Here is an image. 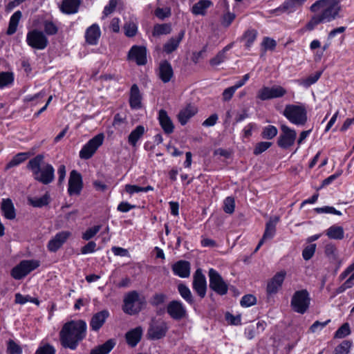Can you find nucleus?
<instances>
[{
    "label": "nucleus",
    "instance_id": "obj_49",
    "mask_svg": "<svg viewBox=\"0 0 354 354\" xmlns=\"http://www.w3.org/2000/svg\"><path fill=\"white\" fill-rule=\"evenodd\" d=\"M316 247L317 245L315 243H312L304 248L302 251V257L304 260L308 261L313 257L316 250Z\"/></svg>",
    "mask_w": 354,
    "mask_h": 354
},
{
    "label": "nucleus",
    "instance_id": "obj_61",
    "mask_svg": "<svg viewBox=\"0 0 354 354\" xmlns=\"http://www.w3.org/2000/svg\"><path fill=\"white\" fill-rule=\"evenodd\" d=\"M118 0H110L109 4L106 6L103 10V18L106 17L114 12L118 5Z\"/></svg>",
    "mask_w": 354,
    "mask_h": 354
},
{
    "label": "nucleus",
    "instance_id": "obj_63",
    "mask_svg": "<svg viewBox=\"0 0 354 354\" xmlns=\"http://www.w3.org/2000/svg\"><path fill=\"white\" fill-rule=\"evenodd\" d=\"M166 295L162 293L155 294L151 298V304L153 306H158L163 304L166 300Z\"/></svg>",
    "mask_w": 354,
    "mask_h": 354
},
{
    "label": "nucleus",
    "instance_id": "obj_57",
    "mask_svg": "<svg viewBox=\"0 0 354 354\" xmlns=\"http://www.w3.org/2000/svg\"><path fill=\"white\" fill-rule=\"evenodd\" d=\"M351 333L350 326L348 323H345L339 327L335 332V337L343 338Z\"/></svg>",
    "mask_w": 354,
    "mask_h": 354
},
{
    "label": "nucleus",
    "instance_id": "obj_3",
    "mask_svg": "<svg viewBox=\"0 0 354 354\" xmlns=\"http://www.w3.org/2000/svg\"><path fill=\"white\" fill-rule=\"evenodd\" d=\"M26 168L31 171L34 180L43 185H49L55 180V168L50 163L45 161L44 154H37L30 159Z\"/></svg>",
    "mask_w": 354,
    "mask_h": 354
},
{
    "label": "nucleus",
    "instance_id": "obj_13",
    "mask_svg": "<svg viewBox=\"0 0 354 354\" xmlns=\"http://www.w3.org/2000/svg\"><path fill=\"white\" fill-rule=\"evenodd\" d=\"M286 90L281 86L272 87L263 86L257 94V97L262 101L281 97L286 94Z\"/></svg>",
    "mask_w": 354,
    "mask_h": 354
},
{
    "label": "nucleus",
    "instance_id": "obj_31",
    "mask_svg": "<svg viewBox=\"0 0 354 354\" xmlns=\"http://www.w3.org/2000/svg\"><path fill=\"white\" fill-rule=\"evenodd\" d=\"M142 97L137 84H133L130 90L129 104L132 109H138L141 107Z\"/></svg>",
    "mask_w": 354,
    "mask_h": 354
},
{
    "label": "nucleus",
    "instance_id": "obj_53",
    "mask_svg": "<svg viewBox=\"0 0 354 354\" xmlns=\"http://www.w3.org/2000/svg\"><path fill=\"white\" fill-rule=\"evenodd\" d=\"M137 26L133 22H127L124 26L125 35L132 37L136 35Z\"/></svg>",
    "mask_w": 354,
    "mask_h": 354
},
{
    "label": "nucleus",
    "instance_id": "obj_56",
    "mask_svg": "<svg viewBox=\"0 0 354 354\" xmlns=\"http://www.w3.org/2000/svg\"><path fill=\"white\" fill-rule=\"evenodd\" d=\"M272 146V142H260L257 143L254 149V154L259 155L263 152L266 151L268 148Z\"/></svg>",
    "mask_w": 354,
    "mask_h": 354
},
{
    "label": "nucleus",
    "instance_id": "obj_34",
    "mask_svg": "<svg viewBox=\"0 0 354 354\" xmlns=\"http://www.w3.org/2000/svg\"><path fill=\"white\" fill-rule=\"evenodd\" d=\"M80 4V0H63L60 8L64 13L74 14L78 11Z\"/></svg>",
    "mask_w": 354,
    "mask_h": 354
},
{
    "label": "nucleus",
    "instance_id": "obj_18",
    "mask_svg": "<svg viewBox=\"0 0 354 354\" xmlns=\"http://www.w3.org/2000/svg\"><path fill=\"white\" fill-rule=\"evenodd\" d=\"M128 59L135 61L138 65H145L147 63L146 48L133 46L129 51Z\"/></svg>",
    "mask_w": 354,
    "mask_h": 354
},
{
    "label": "nucleus",
    "instance_id": "obj_19",
    "mask_svg": "<svg viewBox=\"0 0 354 354\" xmlns=\"http://www.w3.org/2000/svg\"><path fill=\"white\" fill-rule=\"evenodd\" d=\"M286 275V272L285 271H280L274 275L267 285V292L269 295L275 294L278 292L282 286Z\"/></svg>",
    "mask_w": 354,
    "mask_h": 354
},
{
    "label": "nucleus",
    "instance_id": "obj_5",
    "mask_svg": "<svg viewBox=\"0 0 354 354\" xmlns=\"http://www.w3.org/2000/svg\"><path fill=\"white\" fill-rule=\"evenodd\" d=\"M310 298L307 290L296 291L291 299L290 306L292 310L299 314H304L309 308Z\"/></svg>",
    "mask_w": 354,
    "mask_h": 354
},
{
    "label": "nucleus",
    "instance_id": "obj_36",
    "mask_svg": "<svg viewBox=\"0 0 354 354\" xmlns=\"http://www.w3.org/2000/svg\"><path fill=\"white\" fill-rule=\"evenodd\" d=\"M22 13L20 10H17L12 14L10 17L8 28L6 31L8 35H12L15 34L17 30V26L21 19Z\"/></svg>",
    "mask_w": 354,
    "mask_h": 354
},
{
    "label": "nucleus",
    "instance_id": "obj_17",
    "mask_svg": "<svg viewBox=\"0 0 354 354\" xmlns=\"http://www.w3.org/2000/svg\"><path fill=\"white\" fill-rule=\"evenodd\" d=\"M71 235V233L68 231H62L56 234L48 243L47 248L48 250L53 252H57Z\"/></svg>",
    "mask_w": 354,
    "mask_h": 354
},
{
    "label": "nucleus",
    "instance_id": "obj_40",
    "mask_svg": "<svg viewBox=\"0 0 354 354\" xmlns=\"http://www.w3.org/2000/svg\"><path fill=\"white\" fill-rule=\"evenodd\" d=\"M178 291L182 298L189 305H194V299L189 288L183 283L178 285Z\"/></svg>",
    "mask_w": 354,
    "mask_h": 354
},
{
    "label": "nucleus",
    "instance_id": "obj_22",
    "mask_svg": "<svg viewBox=\"0 0 354 354\" xmlns=\"http://www.w3.org/2000/svg\"><path fill=\"white\" fill-rule=\"evenodd\" d=\"M185 30H181L177 36L170 38L163 46V50L167 54L175 51L185 37Z\"/></svg>",
    "mask_w": 354,
    "mask_h": 354
},
{
    "label": "nucleus",
    "instance_id": "obj_4",
    "mask_svg": "<svg viewBox=\"0 0 354 354\" xmlns=\"http://www.w3.org/2000/svg\"><path fill=\"white\" fill-rule=\"evenodd\" d=\"M283 115L296 126H304L308 121L307 110L304 104H287Z\"/></svg>",
    "mask_w": 354,
    "mask_h": 354
},
{
    "label": "nucleus",
    "instance_id": "obj_41",
    "mask_svg": "<svg viewBox=\"0 0 354 354\" xmlns=\"http://www.w3.org/2000/svg\"><path fill=\"white\" fill-rule=\"evenodd\" d=\"M145 133V128L142 125L136 127L133 130L128 137V142L132 146H136L138 140L143 136Z\"/></svg>",
    "mask_w": 354,
    "mask_h": 354
},
{
    "label": "nucleus",
    "instance_id": "obj_16",
    "mask_svg": "<svg viewBox=\"0 0 354 354\" xmlns=\"http://www.w3.org/2000/svg\"><path fill=\"white\" fill-rule=\"evenodd\" d=\"M82 189V178L81 174L76 170L71 171L68 180V192L69 195H78Z\"/></svg>",
    "mask_w": 354,
    "mask_h": 354
},
{
    "label": "nucleus",
    "instance_id": "obj_6",
    "mask_svg": "<svg viewBox=\"0 0 354 354\" xmlns=\"http://www.w3.org/2000/svg\"><path fill=\"white\" fill-rule=\"evenodd\" d=\"M145 304V299L140 298L136 291H131L125 296L122 309L129 315H135L142 310Z\"/></svg>",
    "mask_w": 354,
    "mask_h": 354
},
{
    "label": "nucleus",
    "instance_id": "obj_7",
    "mask_svg": "<svg viewBox=\"0 0 354 354\" xmlns=\"http://www.w3.org/2000/svg\"><path fill=\"white\" fill-rule=\"evenodd\" d=\"M168 330L169 326L165 321L153 319L149 324L147 335L151 340L160 339L166 336Z\"/></svg>",
    "mask_w": 354,
    "mask_h": 354
},
{
    "label": "nucleus",
    "instance_id": "obj_44",
    "mask_svg": "<svg viewBox=\"0 0 354 354\" xmlns=\"http://www.w3.org/2000/svg\"><path fill=\"white\" fill-rule=\"evenodd\" d=\"M278 133V130L273 125H268L265 127L261 133L263 139L271 140L274 138Z\"/></svg>",
    "mask_w": 354,
    "mask_h": 354
},
{
    "label": "nucleus",
    "instance_id": "obj_8",
    "mask_svg": "<svg viewBox=\"0 0 354 354\" xmlns=\"http://www.w3.org/2000/svg\"><path fill=\"white\" fill-rule=\"evenodd\" d=\"M39 266V261L37 260H23L11 270V276L17 280L25 277L30 272Z\"/></svg>",
    "mask_w": 354,
    "mask_h": 354
},
{
    "label": "nucleus",
    "instance_id": "obj_51",
    "mask_svg": "<svg viewBox=\"0 0 354 354\" xmlns=\"http://www.w3.org/2000/svg\"><path fill=\"white\" fill-rule=\"evenodd\" d=\"M315 212L317 214H333L338 216L342 215V212L337 210L335 208L331 206H324L322 207L315 208Z\"/></svg>",
    "mask_w": 354,
    "mask_h": 354
},
{
    "label": "nucleus",
    "instance_id": "obj_62",
    "mask_svg": "<svg viewBox=\"0 0 354 354\" xmlns=\"http://www.w3.org/2000/svg\"><path fill=\"white\" fill-rule=\"evenodd\" d=\"M330 322V319H328L325 322L316 321L311 325L309 330L313 333H317L323 329Z\"/></svg>",
    "mask_w": 354,
    "mask_h": 354
},
{
    "label": "nucleus",
    "instance_id": "obj_12",
    "mask_svg": "<svg viewBox=\"0 0 354 354\" xmlns=\"http://www.w3.org/2000/svg\"><path fill=\"white\" fill-rule=\"evenodd\" d=\"M209 288L220 295H225L228 290V285L221 274L214 269L210 268L208 272Z\"/></svg>",
    "mask_w": 354,
    "mask_h": 354
},
{
    "label": "nucleus",
    "instance_id": "obj_23",
    "mask_svg": "<svg viewBox=\"0 0 354 354\" xmlns=\"http://www.w3.org/2000/svg\"><path fill=\"white\" fill-rule=\"evenodd\" d=\"M1 210L3 216L8 220H13L16 217L14 204L10 198H3L1 203Z\"/></svg>",
    "mask_w": 354,
    "mask_h": 354
},
{
    "label": "nucleus",
    "instance_id": "obj_1",
    "mask_svg": "<svg viewBox=\"0 0 354 354\" xmlns=\"http://www.w3.org/2000/svg\"><path fill=\"white\" fill-rule=\"evenodd\" d=\"M341 10L338 0H319L311 6V12H315L307 24L306 28L312 30L319 24L330 22L336 19Z\"/></svg>",
    "mask_w": 354,
    "mask_h": 354
},
{
    "label": "nucleus",
    "instance_id": "obj_58",
    "mask_svg": "<svg viewBox=\"0 0 354 354\" xmlns=\"http://www.w3.org/2000/svg\"><path fill=\"white\" fill-rule=\"evenodd\" d=\"M46 95V93L44 91H41L39 93H36L32 96H27L26 97V100L28 102H32V105H37L40 103Z\"/></svg>",
    "mask_w": 354,
    "mask_h": 354
},
{
    "label": "nucleus",
    "instance_id": "obj_59",
    "mask_svg": "<svg viewBox=\"0 0 354 354\" xmlns=\"http://www.w3.org/2000/svg\"><path fill=\"white\" fill-rule=\"evenodd\" d=\"M44 32L48 35H53L57 32L58 28L52 21H46L44 24Z\"/></svg>",
    "mask_w": 354,
    "mask_h": 354
},
{
    "label": "nucleus",
    "instance_id": "obj_28",
    "mask_svg": "<svg viewBox=\"0 0 354 354\" xmlns=\"http://www.w3.org/2000/svg\"><path fill=\"white\" fill-rule=\"evenodd\" d=\"M174 75V71L171 64L165 60L159 66V77L165 82H169Z\"/></svg>",
    "mask_w": 354,
    "mask_h": 354
},
{
    "label": "nucleus",
    "instance_id": "obj_47",
    "mask_svg": "<svg viewBox=\"0 0 354 354\" xmlns=\"http://www.w3.org/2000/svg\"><path fill=\"white\" fill-rule=\"evenodd\" d=\"M352 345L353 343L351 341L344 340L335 347L334 354H348Z\"/></svg>",
    "mask_w": 354,
    "mask_h": 354
},
{
    "label": "nucleus",
    "instance_id": "obj_27",
    "mask_svg": "<svg viewBox=\"0 0 354 354\" xmlns=\"http://www.w3.org/2000/svg\"><path fill=\"white\" fill-rule=\"evenodd\" d=\"M172 270L174 274L181 278L188 277L190 274V263L187 261H179L173 265Z\"/></svg>",
    "mask_w": 354,
    "mask_h": 354
},
{
    "label": "nucleus",
    "instance_id": "obj_42",
    "mask_svg": "<svg viewBox=\"0 0 354 354\" xmlns=\"http://www.w3.org/2000/svg\"><path fill=\"white\" fill-rule=\"evenodd\" d=\"M14 82V74L12 72L0 73V88H3L12 84Z\"/></svg>",
    "mask_w": 354,
    "mask_h": 354
},
{
    "label": "nucleus",
    "instance_id": "obj_43",
    "mask_svg": "<svg viewBox=\"0 0 354 354\" xmlns=\"http://www.w3.org/2000/svg\"><path fill=\"white\" fill-rule=\"evenodd\" d=\"M324 252L326 256L331 261H336L338 260V251L334 244L328 243L325 246Z\"/></svg>",
    "mask_w": 354,
    "mask_h": 354
},
{
    "label": "nucleus",
    "instance_id": "obj_26",
    "mask_svg": "<svg viewBox=\"0 0 354 354\" xmlns=\"http://www.w3.org/2000/svg\"><path fill=\"white\" fill-rule=\"evenodd\" d=\"M33 155L32 152H19L15 155L12 159L6 164L5 171H8L12 167H17L21 163L24 162L30 157Z\"/></svg>",
    "mask_w": 354,
    "mask_h": 354
},
{
    "label": "nucleus",
    "instance_id": "obj_45",
    "mask_svg": "<svg viewBox=\"0 0 354 354\" xmlns=\"http://www.w3.org/2000/svg\"><path fill=\"white\" fill-rule=\"evenodd\" d=\"M171 31V28L169 24H156L153 27V36H159L161 35H167L169 34Z\"/></svg>",
    "mask_w": 354,
    "mask_h": 354
},
{
    "label": "nucleus",
    "instance_id": "obj_60",
    "mask_svg": "<svg viewBox=\"0 0 354 354\" xmlns=\"http://www.w3.org/2000/svg\"><path fill=\"white\" fill-rule=\"evenodd\" d=\"M257 303V298L252 295H244L241 300V305L243 307H250Z\"/></svg>",
    "mask_w": 354,
    "mask_h": 354
},
{
    "label": "nucleus",
    "instance_id": "obj_50",
    "mask_svg": "<svg viewBox=\"0 0 354 354\" xmlns=\"http://www.w3.org/2000/svg\"><path fill=\"white\" fill-rule=\"evenodd\" d=\"M223 210L227 214H232L234 212L235 201L234 198L228 196L224 200Z\"/></svg>",
    "mask_w": 354,
    "mask_h": 354
},
{
    "label": "nucleus",
    "instance_id": "obj_46",
    "mask_svg": "<svg viewBox=\"0 0 354 354\" xmlns=\"http://www.w3.org/2000/svg\"><path fill=\"white\" fill-rule=\"evenodd\" d=\"M257 37V31L254 29H250L245 32L243 35V39L245 41V46L249 49L254 41L256 40Z\"/></svg>",
    "mask_w": 354,
    "mask_h": 354
},
{
    "label": "nucleus",
    "instance_id": "obj_37",
    "mask_svg": "<svg viewBox=\"0 0 354 354\" xmlns=\"http://www.w3.org/2000/svg\"><path fill=\"white\" fill-rule=\"evenodd\" d=\"M28 203L34 207H42L44 206H46L50 203V194L48 192H46L40 198L28 197Z\"/></svg>",
    "mask_w": 354,
    "mask_h": 354
},
{
    "label": "nucleus",
    "instance_id": "obj_64",
    "mask_svg": "<svg viewBox=\"0 0 354 354\" xmlns=\"http://www.w3.org/2000/svg\"><path fill=\"white\" fill-rule=\"evenodd\" d=\"M170 15H171V10H170L169 8H158L155 10V15L160 19H163L166 17H168L170 16Z\"/></svg>",
    "mask_w": 354,
    "mask_h": 354
},
{
    "label": "nucleus",
    "instance_id": "obj_11",
    "mask_svg": "<svg viewBox=\"0 0 354 354\" xmlns=\"http://www.w3.org/2000/svg\"><path fill=\"white\" fill-rule=\"evenodd\" d=\"M280 129L281 133L277 138V145L283 149H288L294 145L297 138V132L286 124L281 125Z\"/></svg>",
    "mask_w": 354,
    "mask_h": 354
},
{
    "label": "nucleus",
    "instance_id": "obj_20",
    "mask_svg": "<svg viewBox=\"0 0 354 354\" xmlns=\"http://www.w3.org/2000/svg\"><path fill=\"white\" fill-rule=\"evenodd\" d=\"M279 221V218L275 216L274 218H271L268 222H267L266 225V230L264 234L263 235L262 239L260 240L258 243L255 252L257 251L260 247L263 245V242L267 239H271L275 234L276 232V225Z\"/></svg>",
    "mask_w": 354,
    "mask_h": 354
},
{
    "label": "nucleus",
    "instance_id": "obj_15",
    "mask_svg": "<svg viewBox=\"0 0 354 354\" xmlns=\"http://www.w3.org/2000/svg\"><path fill=\"white\" fill-rule=\"evenodd\" d=\"M167 312L175 320H180L187 316V310L185 306L178 300H173L168 304Z\"/></svg>",
    "mask_w": 354,
    "mask_h": 354
},
{
    "label": "nucleus",
    "instance_id": "obj_10",
    "mask_svg": "<svg viewBox=\"0 0 354 354\" xmlns=\"http://www.w3.org/2000/svg\"><path fill=\"white\" fill-rule=\"evenodd\" d=\"M26 41L29 46L37 50H44L48 44L44 32L37 29L28 32Z\"/></svg>",
    "mask_w": 354,
    "mask_h": 354
},
{
    "label": "nucleus",
    "instance_id": "obj_9",
    "mask_svg": "<svg viewBox=\"0 0 354 354\" xmlns=\"http://www.w3.org/2000/svg\"><path fill=\"white\" fill-rule=\"evenodd\" d=\"M104 135L98 133L88 140L80 151V158L84 160L91 158L96 152L97 149L103 144Z\"/></svg>",
    "mask_w": 354,
    "mask_h": 354
},
{
    "label": "nucleus",
    "instance_id": "obj_2",
    "mask_svg": "<svg viewBox=\"0 0 354 354\" xmlns=\"http://www.w3.org/2000/svg\"><path fill=\"white\" fill-rule=\"evenodd\" d=\"M86 324L83 320H72L64 324L59 332L62 346L65 348L75 350L80 342L86 337Z\"/></svg>",
    "mask_w": 354,
    "mask_h": 354
},
{
    "label": "nucleus",
    "instance_id": "obj_25",
    "mask_svg": "<svg viewBox=\"0 0 354 354\" xmlns=\"http://www.w3.org/2000/svg\"><path fill=\"white\" fill-rule=\"evenodd\" d=\"M101 35V31L97 24H93L89 26L85 32L86 41L90 45H96Z\"/></svg>",
    "mask_w": 354,
    "mask_h": 354
},
{
    "label": "nucleus",
    "instance_id": "obj_33",
    "mask_svg": "<svg viewBox=\"0 0 354 354\" xmlns=\"http://www.w3.org/2000/svg\"><path fill=\"white\" fill-rule=\"evenodd\" d=\"M213 5L210 0H200L196 3L192 8V12L194 15H206L207 10Z\"/></svg>",
    "mask_w": 354,
    "mask_h": 354
},
{
    "label": "nucleus",
    "instance_id": "obj_39",
    "mask_svg": "<svg viewBox=\"0 0 354 354\" xmlns=\"http://www.w3.org/2000/svg\"><path fill=\"white\" fill-rule=\"evenodd\" d=\"M326 234L329 239L342 240L344 236V230L342 227L334 225L328 228Z\"/></svg>",
    "mask_w": 354,
    "mask_h": 354
},
{
    "label": "nucleus",
    "instance_id": "obj_35",
    "mask_svg": "<svg viewBox=\"0 0 354 354\" xmlns=\"http://www.w3.org/2000/svg\"><path fill=\"white\" fill-rule=\"evenodd\" d=\"M115 342L114 339H110L102 345L95 346L91 350L90 354H109L114 348Z\"/></svg>",
    "mask_w": 354,
    "mask_h": 354
},
{
    "label": "nucleus",
    "instance_id": "obj_24",
    "mask_svg": "<svg viewBox=\"0 0 354 354\" xmlns=\"http://www.w3.org/2000/svg\"><path fill=\"white\" fill-rule=\"evenodd\" d=\"M158 120L165 133L170 134L174 132V125L166 111L163 109L159 111Z\"/></svg>",
    "mask_w": 354,
    "mask_h": 354
},
{
    "label": "nucleus",
    "instance_id": "obj_54",
    "mask_svg": "<svg viewBox=\"0 0 354 354\" xmlns=\"http://www.w3.org/2000/svg\"><path fill=\"white\" fill-rule=\"evenodd\" d=\"M321 75L322 72H316L315 74L310 75L307 78L303 80L301 84L304 86L308 87L315 84L319 79Z\"/></svg>",
    "mask_w": 354,
    "mask_h": 354
},
{
    "label": "nucleus",
    "instance_id": "obj_48",
    "mask_svg": "<svg viewBox=\"0 0 354 354\" xmlns=\"http://www.w3.org/2000/svg\"><path fill=\"white\" fill-rule=\"evenodd\" d=\"M7 354H21L22 348L15 341L10 339L7 344Z\"/></svg>",
    "mask_w": 354,
    "mask_h": 354
},
{
    "label": "nucleus",
    "instance_id": "obj_32",
    "mask_svg": "<svg viewBox=\"0 0 354 354\" xmlns=\"http://www.w3.org/2000/svg\"><path fill=\"white\" fill-rule=\"evenodd\" d=\"M197 113V109L192 105H188L185 109H182L178 115V118L179 122L182 125H185L187 124L188 120L193 117Z\"/></svg>",
    "mask_w": 354,
    "mask_h": 354
},
{
    "label": "nucleus",
    "instance_id": "obj_52",
    "mask_svg": "<svg viewBox=\"0 0 354 354\" xmlns=\"http://www.w3.org/2000/svg\"><path fill=\"white\" fill-rule=\"evenodd\" d=\"M101 225H95L94 227L87 229L82 234V239L88 241L94 237L97 233L100 230Z\"/></svg>",
    "mask_w": 354,
    "mask_h": 354
},
{
    "label": "nucleus",
    "instance_id": "obj_14",
    "mask_svg": "<svg viewBox=\"0 0 354 354\" xmlns=\"http://www.w3.org/2000/svg\"><path fill=\"white\" fill-rule=\"evenodd\" d=\"M192 288L201 298H204L207 292V281L201 269L196 270L193 276Z\"/></svg>",
    "mask_w": 354,
    "mask_h": 354
},
{
    "label": "nucleus",
    "instance_id": "obj_21",
    "mask_svg": "<svg viewBox=\"0 0 354 354\" xmlns=\"http://www.w3.org/2000/svg\"><path fill=\"white\" fill-rule=\"evenodd\" d=\"M109 317V312L107 310H103L93 315L90 321V327L92 330L98 331Z\"/></svg>",
    "mask_w": 354,
    "mask_h": 354
},
{
    "label": "nucleus",
    "instance_id": "obj_55",
    "mask_svg": "<svg viewBox=\"0 0 354 354\" xmlns=\"http://www.w3.org/2000/svg\"><path fill=\"white\" fill-rule=\"evenodd\" d=\"M55 347L49 344H45L40 346L37 349L35 354H55Z\"/></svg>",
    "mask_w": 354,
    "mask_h": 354
},
{
    "label": "nucleus",
    "instance_id": "obj_38",
    "mask_svg": "<svg viewBox=\"0 0 354 354\" xmlns=\"http://www.w3.org/2000/svg\"><path fill=\"white\" fill-rule=\"evenodd\" d=\"M219 5L224 8L226 13L223 15L221 24L225 27H228L235 19V15L228 11L229 6L225 0L219 2Z\"/></svg>",
    "mask_w": 354,
    "mask_h": 354
},
{
    "label": "nucleus",
    "instance_id": "obj_29",
    "mask_svg": "<svg viewBox=\"0 0 354 354\" xmlns=\"http://www.w3.org/2000/svg\"><path fill=\"white\" fill-rule=\"evenodd\" d=\"M306 0H286L281 6L272 10V12H282L288 11L292 12L301 7Z\"/></svg>",
    "mask_w": 354,
    "mask_h": 354
},
{
    "label": "nucleus",
    "instance_id": "obj_30",
    "mask_svg": "<svg viewBox=\"0 0 354 354\" xmlns=\"http://www.w3.org/2000/svg\"><path fill=\"white\" fill-rule=\"evenodd\" d=\"M142 335V328L138 326L129 331L125 335V338L127 344L131 347H135L140 341Z\"/></svg>",
    "mask_w": 354,
    "mask_h": 354
}]
</instances>
